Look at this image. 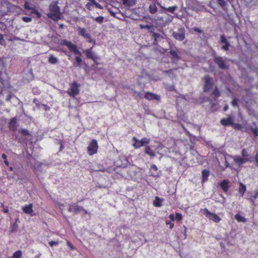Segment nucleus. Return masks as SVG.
<instances>
[{"label":"nucleus","mask_w":258,"mask_h":258,"mask_svg":"<svg viewBox=\"0 0 258 258\" xmlns=\"http://www.w3.org/2000/svg\"><path fill=\"white\" fill-rule=\"evenodd\" d=\"M60 43L61 45H64L67 46L70 51L73 52L76 55H76L75 57L76 61V66L77 67H80L82 62V59L80 57L82 55V53L78 49L77 45L73 43L71 41L66 39L61 40Z\"/></svg>","instance_id":"obj_1"},{"label":"nucleus","mask_w":258,"mask_h":258,"mask_svg":"<svg viewBox=\"0 0 258 258\" xmlns=\"http://www.w3.org/2000/svg\"><path fill=\"white\" fill-rule=\"evenodd\" d=\"M49 11L47 14L49 18L54 21H58L60 19L61 13L57 2H53L50 5Z\"/></svg>","instance_id":"obj_2"},{"label":"nucleus","mask_w":258,"mask_h":258,"mask_svg":"<svg viewBox=\"0 0 258 258\" xmlns=\"http://www.w3.org/2000/svg\"><path fill=\"white\" fill-rule=\"evenodd\" d=\"M133 140L135 142L133 146L135 148H140L145 145L149 144L150 141V139L147 138H144L140 140L137 139L136 137H134Z\"/></svg>","instance_id":"obj_3"},{"label":"nucleus","mask_w":258,"mask_h":258,"mask_svg":"<svg viewBox=\"0 0 258 258\" xmlns=\"http://www.w3.org/2000/svg\"><path fill=\"white\" fill-rule=\"evenodd\" d=\"M98 148V146L97 141L93 140L87 148L88 154L90 155L96 154L97 152Z\"/></svg>","instance_id":"obj_4"},{"label":"nucleus","mask_w":258,"mask_h":258,"mask_svg":"<svg viewBox=\"0 0 258 258\" xmlns=\"http://www.w3.org/2000/svg\"><path fill=\"white\" fill-rule=\"evenodd\" d=\"M80 85L76 82L73 83L70 86V89L68 91V93L71 96H75L79 93Z\"/></svg>","instance_id":"obj_5"},{"label":"nucleus","mask_w":258,"mask_h":258,"mask_svg":"<svg viewBox=\"0 0 258 258\" xmlns=\"http://www.w3.org/2000/svg\"><path fill=\"white\" fill-rule=\"evenodd\" d=\"M204 212L206 216L210 220L213 221L214 222L218 223L221 220L218 215L215 213L210 212L206 209L204 210Z\"/></svg>","instance_id":"obj_6"},{"label":"nucleus","mask_w":258,"mask_h":258,"mask_svg":"<svg viewBox=\"0 0 258 258\" xmlns=\"http://www.w3.org/2000/svg\"><path fill=\"white\" fill-rule=\"evenodd\" d=\"M79 34L83 36L85 38L88 39L89 42H91V39L90 34L87 32L86 29L84 28L79 27L77 29Z\"/></svg>","instance_id":"obj_7"},{"label":"nucleus","mask_w":258,"mask_h":258,"mask_svg":"<svg viewBox=\"0 0 258 258\" xmlns=\"http://www.w3.org/2000/svg\"><path fill=\"white\" fill-rule=\"evenodd\" d=\"M22 209L26 214H30L31 216L35 215L33 213V205L32 204L24 206Z\"/></svg>","instance_id":"obj_8"},{"label":"nucleus","mask_w":258,"mask_h":258,"mask_svg":"<svg viewBox=\"0 0 258 258\" xmlns=\"http://www.w3.org/2000/svg\"><path fill=\"white\" fill-rule=\"evenodd\" d=\"M145 98L149 100H156L159 101L160 99L159 95L151 92L146 93Z\"/></svg>","instance_id":"obj_9"},{"label":"nucleus","mask_w":258,"mask_h":258,"mask_svg":"<svg viewBox=\"0 0 258 258\" xmlns=\"http://www.w3.org/2000/svg\"><path fill=\"white\" fill-rule=\"evenodd\" d=\"M205 80V87H204V91H208L210 88L211 87L213 81L212 79L209 77H206L204 78Z\"/></svg>","instance_id":"obj_10"},{"label":"nucleus","mask_w":258,"mask_h":258,"mask_svg":"<svg viewBox=\"0 0 258 258\" xmlns=\"http://www.w3.org/2000/svg\"><path fill=\"white\" fill-rule=\"evenodd\" d=\"M230 181L227 179H224L219 183V185L224 192L228 190Z\"/></svg>","instance_id":"obj_11"},{"label":"nucleus","mask_w":258,"mask_h":258,"mask_svg":"<svg viewBox=\"0 0 258 258\" xmlns=\"http://www.w3.org/2000/svg\"><path fill=\"white\" fill-rule=\"evenodd\" d=\"M233 160H234V161L235 162V163L237 164L238 165H241L242 164H244L245 162L249 161L248 158H244L243 157H240L237 156H234L233 157Z\"/></svg>","instance_id":"obj_12"},{"label":"nucleus","mask_w":258,"mask_h":258,"mask_svg":"<svg viewBox=\"0 0 258 258\" xmlns=\"http://www.w3.org/2000/svg\"><path fill=\"white\" fill-rule=\"evenodd\" d=\"M150 171L151 175L154 177H159L160 175V172L158 171L157 167L154 164L151 166Z\"/></svg>","instance_id":"obj_13"},{"label":"nucleus","mask_w":258,"mask_h":258,"mask_svg":"<svg viewBox=\"0 0 258 258\" xmlns=\"http://www.w3.org/2000/svg\"><path fill=\"white\" fill-rule=\"evenodd\" d=\"M215 61L220 68L224 69L227 68V65L222 58L219 57H216L215 58Z\"/></svg>","instance_id":"obj_14"},{"label":"nucleus","mask_w":258,"mask_h":258,"mask_svg":"<svg viewBox=\"0 0 258 258\" xmlns=\"http://www.w3.org/2000/svg\"><path fill=\"white\" fill-rule=\"evenodd\" d=\"M82 210H83L82 208L78 206L76 204L71 205L69 209V211L70 212H72L74 213H79L81 212Z\"/></svg>","instance_id":"obj_15"},{"label":"nucleus","mask_w":258,"mask_h":258,"mask_svg":"<svg viewBox=\"0 0 258 258\" xmlns=\"http://www.w3.org/2000/svg\"><path fill=\"white\" fill-rule=\"evenodd\" d=\"M221 42L224 44V45L222 46V48L225 50H227L229 49V47L230 46L229 43L228 42L227 40L225 38V37L223 36H221Z\"/></svg>","instance_id":"obj_16"},{"label":"nucleus","mask_w":258,"mask_h":258,"mask_svg":"<svg viewBox=\"0 0 258 258\" xmlns=\"http://www.w3.org/2000/svg\"><path fill=\"white\" fill-rule=\"evenodd\" d=\"M86 53V56L89 58H91L95 60L97 58V57L93 53L91 49H88L84 50Z\"/></svg>","instance_id":"obj_17"},{"label":"nucleus","mask_w":258,"mask_h":258,"mask_svg":"<svg viewBox=\"0 0 258 258\" xmlns=\"http://www.w3.org/2000/svg\"><path fill=\"white\" fill-rule=\"evenodd\" d=\"M163 201V199H161L158 197H156L154 201H153V205L155 207H160L162 205Z\"/></svg>","instance_id":"obj_18"},{"label":"nucleus","mask_w":258,"mask_h":258,"mask_svg":"<svg viewBox=\"0 0 258 258\" xmlns=\"http://www.w3.org/2000/svg\"><path fill=\"white\" fill-rule=\"evenodd\" d=\"M233 119L231 117H229L227 118L222 119L221 120V123L224 126L231 125L232 124Z\"/></svg>","instance_id":"obj_19"},{"label":"nucleus","mask_w":258,"mask_h":258,"mask_svg":"<svg viewBox=\"0 0 258 258\" xmlns=\"http://www.w3.org/2000/svg\"><path fill=\"white\" fill-rule=\"evenodd\" d=\"M145 152L147 155L150 156L151 157H154L155 156V152L150 146H146L145 150Z\"/></svg>","instance_id":"obj_20"},{"label":"nucleus","mask_w":258,"mask_h":258,"mask_svg":"<svg viewBox=\"0 0 258 258\" xmlns=\"http://www.w3.org/2000/svg\"><path fill=\"white\" fill-rule=\"evenodd\" d=\"M173 35L174 37H175V38L177 40L181 41L184 39V35L183 33L174 32L173 33Z\"/></svg>","instance_id":"obj_21"},{"label":"nucleus","mask_w":258,"mask_h":258,"mask_svg":"<svg viewBox=\"0 0 258 258\" xmlns=\"http://www.w3.org/2000/svg\"><path fill=\"white\" fill-rule=\"evenodd\" d=\"M235 218L239 222L245 223L246 222V218L239 214H236Z\"/></svg>","instance_id":"obj_22"},{"label":"nucleus","mask_w":258,"mask_h":258,"mask_svg":"<svg viewBox=\"0 0 258 258\" xmlns=\"http://www.w3.org/2000/svg\"><path fill=\"white\" fill-rule=\"evenodd\" d=\"M123 5L127 7H132L135 5L136 3V0H122Z\"/></svg>","instance_id":"obj_23"},{"label":"nucleus","mask_w":258,"mask_h":258,"mask_svg":"<svg viewBox=\"0 0 258 258\" xmlns=\"http://www.w3.org/2000/svg\"><path fill=\"white\" fill-rule=\"evenodd\" d=\"M239 185V192L241 194V196H243L246 191V186L241 182H240Z\"/></svg>","instance_id":"obj_24"},{"label":"nucleus","mask_w":258,"mask_h":258,"mask_svg":"<svg viewBox=\"0 0 258 258\" xmlns=\"http://www.w3.org/2000/svg\"><path fill=\"white\" fill-rule=\"evenodd\" d=\"M209 171L207 170H204L202 172V177H203V181L205 182L208 179V177L209 175Z\"/></svg>","instance_id":"obj_25"},{"label":"nucleus","mask_w":258,"mask_h":258,"mask_svg":"<svg viewBox=\"0 0 258 258\" xmlns=\"http://www.w3.org/2000/svg\"><path fill=\"white\" fill-rule=\"evenodd\" d=\"M58 59L54 55H51L48 59V62L51 64H55L57 62Z\"/></svg>","instance_id":"obj_26"},{"label":"nucleus","mask_w":258,"mask_h":258,"mask_svg":"<svg viewBox=\"0 0 258 258\" xmlns=\"http://www.w3.org/2000/svg\"><path fill=\"white\" fill-rule=\"evenodd\" d=\"M157 11V8L155 4L151 5L149 7V11L152 14L155 13Z\"/></svg>","instance_id":"obj_27"},{"label":"nucleus","mask_w":258,"mask_h":258,"mask_svg":"<svg viewBox=\"0 0 258 258\" xmlns=\"http://www.w3.org/2000/svg\"><path fill=\"white\" fill-rule=\"evenodd\" d=\"M22 255V252L21 250H17L15 252L13 255L12 258H21Z\"/></svg>","instance_id":"obj_28"},{"label":"nucleus","mask_w":258,"mask_h":258,"mask_svg":"<svg viewBox=\"0 0 258 258\" xmlns=\"http://www.w3.org/2000/svg\"><path fill=\"white\" fill-rule=\"evenodd\" d=\"M92 18L100 24L102 23L104 20V17L103 16H99L96 18L92 17Z\"/></svg>","instance_id":"obj_29"},{"label":"nucleus","mask_w":258,"mask_h":258,"mask_svg":"<svg viewBox=\"0 0 258 258\" xmlns=\"http://www.w3.org/2000/svg\"><path fill=\"white\" fill-rule=\"evenodd\" d=\"M16 123V118H12L10 122V127L14 130Z\"/></svg>","instance_id":"obj_30"},{"label":"nucleus","mask_w":258,"mask_h":258,"mask_svg":"<svg viewBox=\"0 0 258 258\" xmlns=\"http://www.w3.org/2000/svg\"><path fill=\"white\" fill-rule=\"evenodd\" d=\"M165 10L168 11V12L173 13L175 10L177 9L176 6L170 7L169 8H163Z\"/></svg>","instance_id":"obj_31"},{"label":"nucleus","mask_w":258,"mask_h":258,"mask_svg":"<svg viewBox=\"0 0 258 258\" xmlns=\"http://www.w3.org/2000/svg\"><path fill=\"white\" fill-rule=\"evenodd\" d=\"M94 6H95V4L92 2H88L86 5V7L89 10H91Z\"/></svg>","instance_id":"obj_32"},{"label":"nucleus","mask_w":258,"mask_h":258,"mask_svg":"<svg viewBox=\"0 0 258 258\" xmlns=\"http://www.w3.org/2000/svg\"><path fill=\"white\" fill-rule=\"evenodd\" d=\"M204 9V6L200 5H195L193 7V9L196 11H201Z\"/></svg>","instance_id":"obj_33"},{"label":"nucleus","mask_w":258,"mask_h":258,"mask_svg":"<svg viewBox=\"0 0 258 258\" xmlns=\"http://www.w3.org/2000/svg\"><path fill=\"white\" fill-rule=\"evenodd\" d=\"M182 216L181 214L178 213H176V219L177 221H180L182 220Z\"/></svg>","instance_id":"obj_34"},{"label":"nucleus","mask_w":258,"mask_h":258,"mask_svg":"<svg viewBox=\"0 0 258 258\" xmlns=\"http://www.w3.org/2000/svg\"><path fill=\"white\" fill-rule=\"evenodd\" d=\"M242 157L243 158H248V154L246 152V151L245 150V149H243L242 151Z\"/></svg>","instance_id":"obj_35"},{"label":"nucleus","mask_w":258,"mask_h":258,"mask_svg":"<svg viewBox=\"0 0 258 258\" xmlns=\"http://www.w3.org/2000/svg\"><path fill=\"white\" fill-rule=\"evenodd\" d=\"M218 4L222 7L226 5V2L224 0H217Z\"/></svg>","instance_id":"obj_36"},{"label":"nucleus","mask_w":258,"mask_h":258,"mask_svg":"<svg viewBox=\"0 0 258 258\" xmlns=\"http://www.w3.org/2000/svg\"><path fill=\"white\" fill-rule=\"evenodd\" d=\"M22 20L25 22H30L31 21L32 19L30 17H23Z\"/></svg>","instance_id":"obj_37"},{"label":"nucleus","mask_w":258,"mask_h":258,"mask_svg":"<svg viewBox=\"0 0 258 258\" xmlns=\"http://www.w3.org/2000/svg\"><path fill=\"white\" fill-rule=\"evenodd\" d=\"M58 242L54 241H51L49 242V245L51 247H53L54 245H57Z\"/></svg>","instance_id":"obj_38"},{"label":"nucleus","mask_w":258,"mask_h":258,"mask_svg":"<svg viewBox=\"0 0 258 258\" xmlns=\"http://www.w3.org/2000/svg\"><path fill=\"white\" fill-rule=\"evenodd\" d=\"M166 224L167 225H169V227L170 229H172L173 227H174V224L173 223H171V222H170L169 221H167L166 222Z\"/></svg>","instance_id":"obj_39"},{"label":"nucleus","mask_w":258,"mask_h":258,"mask_svg":"<svg viewBox=\"0 0 258 258\" xmlns=\"http://www.w3.org/2000/svg\"><path fill=\"white\" fill-rule=\"evenodd\" d=\"M67 244L72 250H74L75 249V247L69 241H67Z\"/></svg>","instance_id":"obj_40"},{"label":"nucleus","mask_w":258,"mask_h":258,"mask_svg":"<svg viewBox=\"0 0 258 258\" xmlns=\"http://www.w3.org/2000/svg\"><path fill=\"white\" fill-rule=\"evenodd\" d=\"M234 128L239 130L241 127V125L240 124L237 123L233 125Z\"/></svg>","instance_id":"obj_41"},{"label":"nucleus","mask_w":258,"mask_h":258,"mask_svg":"<svg viewBox=\"0 0 258 258\" xmlns=\"http://www.w3.org/2000/svg\"><path fill=\"white\" fill-rule=\"evenodd\" d=\"M21 133L24 135H28V131L26 130H22Z\"/></svg>","instance_id":"obj_42"},{"label":"nucleus","mask_w":258,"mask_h":258,"mask_svg":"<svg viewBox=\"0 0 258 258\" xmlns=\"http://www.w3.org/2000/svg\"><path fill=\"white\" fill-rule=\"evenodd\" d=\"M169 218L172 220V221H174L175 220V218H174V216L173 214H170L169 216Z\"/></svg>","instance_id":"obj_43"},{"label":"nucleus","mask_w":258,"mask_h":258,"mask_svg":"<svg viewBox=\"0 0 258 258\" xmlns=\"http://www.w3.org/2000/svg\"><path fill=\"white\" fill-rule=\"evenodd\" d=\"M25 8L27 9L30 10L31 8L29 7L28 3L26 2L25 5Z\"/></svg>","instance_id":"obj_44"},{"label":"nucleus","mask_w":258,"mask_h":258,"mask_svg":"<svg viewBox=\"0 0 258 258\" xmlns=\"http://www.w3.org/2000/svg\"><path fill=\"white\" fill-rule=\"evenodd\" d=\"M258 130L257 128H255L253 130V133L256 135H257Z\"/></svg>","instance_id":"obj_45"},{"label":"nucleus","mask_w":258,"mask_h":258,"mask_svg":"<svg viewBox=\"0 0 258 258\" xmlns=\"http://www.w3.org/2000/svg\"><path fill=\"white\" fill-rule=\"evenodd\" d=\"M214 95L216 96H218L219 95V92L218 91V90H215L214 93Z\"/></svg>","instance_id":"obj_46"},{"label":"nucleus","mask_w":258,"mask_h":258,"mask_svg":"<svg viewBox=\"0 0 258 258\" xmlns=\"http://www.w3.org/2000/svg\"><path fill=\"white\" fill-rule=\"evenodd\" d=\"M140 27H141L142 29H143V28H150V26H148V25L143 26V25H140Z\"/></svg>","instance_id":"obj_47"},{"label":"nucleus","mask_w":258,"mask_h":258,"mask_svg":"<svg viewBox=\"0 0 258 258\" xmlns=\"http://www.w3.org/2000/svg\"><path fill=\"white\" fill-rule=\"evenodd\" d=\"M17 228V225L14 224L13 228H12V231H15Z\"/></svg>","instance_id":"obj_48"},{"label":"nucleus","mask_w":258,"mask_h":258,"mask_svg":"<svg viewBox=\"0 0 258 258\" xmlns=\"http://www.w3.org/2000/svg\"><path fill=\"white\" fill-rule=\"evenodd\" d=\"M35 13L37 15L38 17H40L41 16L40 13H39L38 11H35Z\"/></svg>","instance_id":"obj_49"},{"label":"nucleus","mask_w":258,"mask_h":258,"mask_svg":"<svg viewBox=\"0 0 258 258\" xmlns=\"http://www.w3.org/2000/svg\"><path fill=\"white\" fill-rule=\"evenodd\" d=\"M56 204L60 208H61L63 206L62 204H61L59 203H57Z\"/></svg>","instance_id":"obj_50"},{"label":"nucleus","mask_w":258,"mask_h":258,"mask_svg":"<svg viewBox=\"0 0 258 258\" xmlns=\"http://www.w3.org/2000/svg\"><path fill=\"white\" fill-rule=\"evenodd\" d=\"M2 156V158L3 159H4L5 160L7 159V156L5 154H3Z\"/></svg>","instance_id":"obj_51"},{"label":"nucleus","mask_w":258,"mask_h":258,"mask_svg":"<svg viewBox=\"0 0 258 258\" xmlns=\"http://www.w3.org/2000/svg\"><path fill=\"white\" fill-rule=\"evenodd\" d=\"M8 211H9V210L7 208L4 209V212L5 213H7L8 212Z\"/></svg>","instance_id":"obj_52"},{"label":"nucleus","mask_w":258,"mask_h":258,"mask_svg":"<svg viewBox=\"0 0 258 258\" xmlns=\"http://www.w3.org/2000/svg\"><path fill=\"white\" fill-rule=\"evenodd\" d=\"M232 104H233V105H235L236 104V100H233Z\"/></svg>","instance_id":"obj_53"},{"label":"nucleus","mask_w":258,"mask_h":258,"mask_svg":"<svg viewBox=\"0 0 258 258\" xmlns=\"http://www.w3.org/2000/svg\"><path fill=\"white\" fill-rule=\"evenodd\" d=\"M5 163L7 165H9V162L8 161V160L6 159L5 160Z\"/></svg>","instance_id":"obj_54"},{"label":"nucleus","mask_w":258,"mask_h":258,"mask_svg":"<svg viewBox=\"0 0 258 258\" xmlns=\"http://www.w3.org/2000/svg\"><path fill=\"white\" fill-rule=\"evenodd\" d=\"M227 109H228V106H225V107H224V110H225V111L227 110Z\"/></svg>","instance_id":"obj_55"},{"label":"nucleus","mask_w":258,"mask_h":258,"mask_svg":"<svg viewBox=\"0 0 258 258\" xmlns=\"http://www.w3.org/2000/svg\"><path fill=\"white\" fill-rule=\"evenodd\" d=\"M186 230H185V232H184V236H185V237H186Z\"/></svg>","instance_id":"obj_56"},{"label":"nucleus","mask_w":258,"mask_h":258,"mask_svg":"<svg viewBox=\"0 0 258 258\" xmlns=\"http://www.w3.org/2000/svg\"><path fill=\"white\" fill-rule=\"evenodd\" d=\"M2 207H4V204H2Z\"/></svg>","instance_id":"obj_57"},{"label":"nucleus","mask_w":258,"mask_h":258,"mask_svg":"<svg viewBox=\"0 0 258 258\" xmlns=\"http://www.w3.org/2000/svg\"><path fill=\"white\" fill-rule=\"evenodd\" d=\"M0 38H2V35H0Z\"/></svg>","instance_id":"obj_58"}]
</instances>
